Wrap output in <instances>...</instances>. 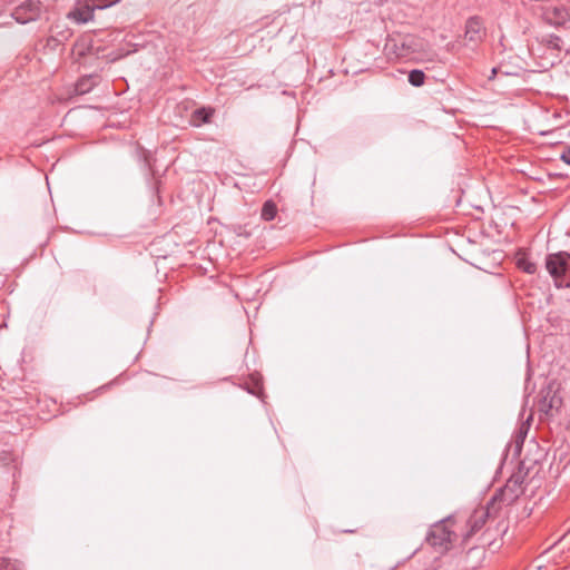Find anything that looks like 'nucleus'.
Instances as JSON below:
<instances>
[{
    "instance_id": "f257e3e1",
    "label": "nucleus",
    "mask_w": 570,
    "mask_h": 570,
    "mask_svg": "<svg viewBox=\"0 0 570 570\" xmlns=\"http://www.w3.org/2000/svg\"><path fill=\"white\" fill-rule=\"evenodd\" d=\"M525 478L527 473L522 469L513 472L505 484L490 499L492 507H498L500 511L502 507L514 503L524 493Z\"/></svg>"
},
{
    "instance_id": "f03ea898",
    "label": "nucleus",
    "mask_w": 570,
    "mask_h": 570,
    "mask_svg": "<svg viewBox=\"0 0 570 570\" xmlns=\"http://www.w3.org/2000/svg\"><path fill=\"white\" fill-rule=\"evenodd\" d=\"M453 528L454 520L453 518L448 517L431 525L425 540L436 551L444 553L451 549L452 542L455 538Z\"/></svg>"
},
{
    "instance_id": "7ed1b4c3",
    "label": "nucleus",
    "mask_w": 570,
    "mask_h": 570,
    "mask_svg": "<svg viewBox=\"0 0 570 570\" xmlns=\"http://www.w3.org/2000/svg\"><path fill=\"white\" fill-rule=\"evenodd\" d=\"M546 268L557 287H570V254L559 252L546 257Z\"/></svg>"
},
{
    "instance_id": "20e7f679",
    "label": "nucleus",
    "mask_w": 570,
    "mask_h": 570,
    "mask_svg": "<svg viewBox=\"0 0 570 570\" xmlns=\"http://www.w3.org/2000/svg\"><path fill=\"white\" fill-rule=\"evenodd\" d=\"M499 513L498 507H492L489 501L485 505L476 508L466 520V532L463 534V541L479 532L489 519L495 518Z\"/></svg>"
},
{
    "instance_id": "39448f33",
    "label": "nucleus",
    "mask_w": 570,
    "mask_h": 570,
    "mask_svg": "<svg viewBox=\"0 0 570 570\" xmlns=\"http://www.w3.org/2000/svg\"><path fill=\"white\" fill-rule=\"evenodd\" d=\"M562 406V397L559 392L549 384L542 387L538 394L537 407L541 414L546 416H552L553 411L558 412Z\"/></svg>"
},
{
    "instance_id": "423d86ee",
    "label": "nucleus",
    "mask_w": 570,
    "mask_h": 570,
    "mask_svg": "<svg viewBox=\"0 0 570 570\" xmlns=\"http://www.w3.org/2000/svg\"><path fill=\"white\" fill-rule=\"evenodd\" d=\"M385 49L393 52L397 58L407 57L411 53L419 52L422 49L421 41L410 35L389 39Z\"/></svg>"
},
{
    "instance_id": "0eeeda50",
    "label": "nucleus",
    "mask_w": 570,
    "mask_h": 570,
    "mask_svg": "<svg viewBox=\"0 0 570 570\" xmlns=\"http://www.w3.org/2000/svg\"><path fill=\"white\" fill-rule=\"evenodd\" d=\"M41 12V2L39 0H24L12 11V18L21 23H28L39 18Z\"/></svg>"
},
{
    "instance_id": "6e6552de",
    "label": "nucleus",
    "mask_w": 570,
    "mask_h": 570,
    "mask_svg": "<svg viewBox=\"0 0 570 570\" xmlns=\"http://www.w3.org/2000/svg\"><path fill=\"white\" fill-rule=\"evenodd\" d=\"M485 36V28L479 17H471L465 22L464 40L473 45L480 43Z\"/></svg>"
},
{
    "instance_id": "1a4fd4ad",
    "label": "nucleus",
    "mask_w": 570,
    "mask_h": 570,
    "mask_svg": "<svg viewBox=\"0 0 570 570\" xmlns=\"http://www.w3.org/2000/svg\"><path fill=\"white\" fill-rule=\"evenodd\" d=\"M570 18L568 9L563 6L560 7H544L542 9V19L550 26L560 27L564 24Z\"/></svg>"
},
{
    "instance_id": "9d476101",
    "label": "nucleus",
    "mask_w": 570,
    "mask_h": 570,
    "mask_svg": "<svg viewBox=\"0 0 570 570\" xmlns=\"http://www.w3.org/2000/svg\"><path fill=\"white\" fill-rule=\"evenodd\" d=\"M97 6L98 4H94V6L86 4V6L76 8L73 11H71L69 13V17L79 23H86V22L92 20L94 11L96 8H98Z\"/></svg>"
},
{
    "instance_id": "9b49d317",
    "label": "nucleus",
    "mask_w": 570,
    "mask_h": 570,
    "mask_svg": "<svg viewBox=\"0 0 570 570\" xmlns=\"http://www.w3.org/2000/svg\"><path fill=\"white\" fill-rule=\"evenodd\" d=\"M98 80L99 77L96 75L82 77L76 83V92L78 95H85L89 92L98 83Z\"/></svg>"
},
{
    "instance_id": "f8f14e48",
    "label": "nucleus",
    "mask_w": 570,
    "mask_h": 570,
    "mask_svg": "<svg viewBox=\"0 0 570 570\" xmlns=\"http://www.w3.org/2000/svg\"><path fill=\"white\" fill-rule=\"evenodd\" d=\"M214 115V109L212 108H199L196 109L191 115V124L196 127L202 126L203 124H208Z\"/></svg>"
},
{
    "instance_id": "ddd939ff",
    "label": "nucleus",
    "mask_w": 570,
    "mask_h": 570,
    "mask_svg": "<svg viewBox=\"0 0 570 570\" xmlns=\"http://www.w3.org/2000/svg\"><path fill=\"white\" fill-rule=\"evenodd\" d=\"M248 381L246 382L247 391L254 395H258L263 390V377L259 373H253L248 376Z\"/></svg>"
},
{
    "instance_id": "4468645a",
    "label": "nucleus",
    "mask_w": 570,
    "mask_h": 570,
    "mask_svg": "<svg viewBox=\"0 0 570 570\" xmlns=\"http://www.w3.org/2000/svg\"><path fill=\"white\" fill-rule=\"evenodd\" d=\"M277 214V206L274 202L267 200L264 203L261 216L264 220L269 222L275 218Z\"/></svg>"
},
{
    "instance_id": "2eb2a0df",
    "label": "nucleus",
    "mask_w": 570,
    "mask_h": 570,
    "mask_svg": "<svg viewBox=\"0 0 570 570\" xmlns=\"http://www.w3.org/2000/svg\"><path fill=\"white\" fill-rule=\"evenodd\" d=\"M542 43H544L549 49L560 51L562 40L560 37L556 36V35H548L542 38Z\"/></svg>"
},
{
    "instance_id": "dca6fc26",
    "label": "nucleus",
    "mask_w": 570,
    "mask_h": 570,
    "mask_svg": "<svg viewBox=\"0 0 570 570\" xmlns=\"http://www.w3.org/2000/svg\"><path fill=\"white\" fill-rule=\"evenodd\" d=\"M425 75L422 70L414 69L409 72V82L414 87H420L424 83Z\"/></svg>"
},
{
    "instance_id": "f3484780",
    "label": "nucleus",
    "mask_w": 570,
    "mask_h": 570,
    "mask_svg": "<svg viewBox=\"0 0 570 570\" xmlns=\"http://www.w3.org/2000/svg\"><path fill=\"white\" fill-rule=\"evenodd\" d=\"M518 267L528 274H534L537 272V265L525 257L518 259Z\"/></svg>"
},
{
    "instance_id": "a211bd4d",
    "label": "nucleus",
    "mask_w": 570,
    "mask_h": 570,
    "mask_svg": "<svg viewBox=\"0 0 570 570\" xmlns=\"http://www.w3.org/2000/svg\"><path fill=\"white\" fill-rule=\"evenodd\" d=\"M0 570H21L18 561L0 557Z\"/></svg>"
},
{
    "instance_id": "6ab92c4d",
    "label": "nucleus",
    "mask_w": 570,
    "mask_h": 570,
    "mask_svg": "<svg viewBox=\"0 0 570 570\" xmlns=\"http://www.w3.org/2000/svg\"><path fill=\"white\" fill-rule=\"evenodd\" d=\"M532 417L529 416L527 422L522 423L520 429L518 430L517 432V442H523V440L525 439L527 434H528V431H529V426H530V420Z\"/></svg>"
},
{
    "instance_id": "aec40b11",
    "label": "nucleus",
    "mask_w": 570,
    "mask_h": 570,
    "mask_svg": "<svg viewBox=\"0 0 570 570\" xmlns=\"http://www.w3.org/2000/svg\"><path fill=\"white\" fill-rule=\"evenodd\" d=\"M561 160L564 161L566 164L570 165V149L569 150H566L561 154Z\"/></svg>"
},
{
    "instance_id": "412c9836",
    "label": "nucleus",
    "mask_w": 570,
    "mask_h": 570,
    "mask_svg": "<svg viewBox=\"0 0 570 570\" xmlns=\"http://www.w3.org/2000/svg\"><path fill=\"white\" fill-rule=\"evenodd\" d=\"M118 1H119V0H110V2H109V3L104 4V6H97V7H98V9L107 8V7L111 6V4L117 3Z\"/></svg>"
},
{
    "instance_id": "4be33fe9",
    "label": "nucleus",
    "mask_w": 570,
    "mask_h": 570,
    "mask_svg": "<svg viewBox=\"0 0 570 570\" xmlns=\"http://www.w3.org/2000/svg\"><path fill=\"white\" fill-rule=\"evenodd\" d=\"M497 72H498V69L497 68H492L491 69V73L489 76V80H493L494 77L497 76Z\"/></svg>"
},
{
    "instance_id": "5701e85b",
    "label": "nucleus",
    "mask_w": 570,
    "mask_h": 570,
    "mask_svg": "<svg viewBox=\"0 0 570 570\" xmlns=\"http://www.w3.org/2000/svg\"><path fill=\"white\" fill-rule=\"evenodd\" d=\"M9 454L7 452H3L2 454H0V460H7V456Z\"/></svg>"
},
{
    "instance_id": "b1692460",
    "label": "nucleus",
    "mask_w": 570,
    "mask_h": 570,
    "mask_svg": "<svg viewBox=\"0 0 570 570\" xmlns=\"http://www.w3.org/2000/svg\"><path fill=\"white\" fill-rule=\"evenodd\" d=\"M474 551H479V548H472L469 550V553H472ZM481 552H484L483 549H480Z\"/></svg>"
}]
</instances>
